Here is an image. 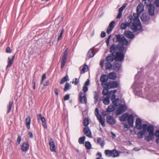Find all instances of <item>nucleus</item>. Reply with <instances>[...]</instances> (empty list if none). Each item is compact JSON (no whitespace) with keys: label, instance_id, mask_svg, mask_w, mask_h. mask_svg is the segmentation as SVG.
<instances>
[{"label":"nucleus","instance_id":"4be33fe9","mask_svg":"<svg viewBox=\"0 0 159 159\" xmlns=\"http://www.w3.org/2000/svg\"><path fill=\"white\" fill-rule=\"evenodd\" d=\"M154 133H149L148 136H145V139L148 142L154 139Z\"/></svg>","mask_w":159,"mask_h":159},{"label":"nucleus","instance_id":"5fc2aeb1","mask_svg":"<svg viewBox=\"0 0 159 159\" xmlns=\"http://www.w3.org/2000/svg\"><path fill=\"white\" fill-rule=\"evenodd\" d=\"M119 50L121 51H123L125 50V48L123 46H121L119 47Z\"/></svg>","mask_w":159,"mask_h":159},{"label":"nucleus","instance_id":"f03ea898","mask_svg":"<svg viewBox=\"0 0 159 159\" xmlns=\"http://www.w3.org/2000/svg\"><path fill=\"white\" fill-rule=\"evenodd\" d=\"M140 14L134 13L133 17H132V22L137 27V28L140 30L142 29V27L141 25V24L140 20L139 19V16Z\"/></svg>","mask_w":159,"mask_h":159},{"label":"nucleus","instance_id":"a878e982","mask_svg":"<svg viewBox=\"0 0 159 159\" xmlns=\"http://www.w3.org/2000/svg\"><path fill=\"white\" fill-rule=\"evenodd\" d=\"M128 115L127 113H125L122 115L120 117V119L121 121H124L127 120Z\"/></svg>","mask_w":159,"mask_h":159},{"label":"nucleus","instance_id":"3c124183","mask_svg":"<svg viewBox=\"0 0 159 159\" xmlns=\"http://www.w3.org/2000/svg\"><path fill=\"white\" fill-rule=\"evenodd\" d=\"M64 32V30L63 29H62L59 35L58 36V41L60 40L62 38V35L63 34Z\"/></svg>","mask_w":159,"mask_h":159},{"label":"nucleus","instance_id":"338daca9","mask_svg":"<svg viewBox=\"0 0 159 159\" xmlns=\"http://www.w3.org/2000/svg\"><path fill=\"white\" fill-rule=\"evenodd\" d=\"M6 52L7 53H11V49L10 48V47H7L6 48Z\"/></svg>","mask_w":159,"mask_h":159},{"label":"nucleus","instance_id":"39448f33","mask_svg":"<svg viewBox=\"0 0 159 159\" xmlns=\"http://www.w3.org/2000/svg\"><path fill=\"white\" fill-rule=\"evenodd\" d=\"M79 100L80 102L82 104H86L87 102V99L85 93L80 92L79 95Z\"/></svg>","mask_w":159,"mask_h":159},{"label":"nucleus","instance_id":"603ef678","mask_svg":"<svg viewBox=\"0 0 159 159\" xmlns=\"http://www.w3.org/2000/svg\"><path fill=\"white\" fill-rule=\"evenodd\" d=\"M68 54V50L66 48L64 52V54L62 57L65 58H67V56Z\"/></svg>","mask_w":159,"mask_h":159},{"label":"nucleus","instance_id":"a211bd4d","mask_svg":"<svg viewBox=\"0 0 159 159\" xmlns=\"http://www.w3.org/2000/svg\"><path fill=\"white\" fill-rule=\"evenodd\" d=\"M148 12L150 15L153 16L154 14V7L151 4H149L148 5Z\"/></svg>","mask_w":159,"mask_h":159},{"label":"nucleus","instance_id":"de8ad7c7","mask_svg":"<svg viewBox=\"0 0 159 159\" xmlns=\"http://www.w3.org/2000/svg\"><path fill=\"white\" fill-rule=\"evenodd\" d=\"M141 19L143 21H145L147 20V17L144 14H143L141 16Z\"/></svg>","mask_w":159,"mask_h":159},{"label":"nucleus","instance_id":"c9c22d12","mask_svg":"<svg viewBox=\"0 0 159 159\" xmlns=\"http://www.w3.org/2000/svg\"><path fill=\"white\" fill-rule=\"evenodd\" d=\"M115 107L113 105H110L108 107L107 110V111L111 112L114 111L115 109Z\"/></svg>","mask_w":159,"mask_h":159},{"label":"nucleus","instance_id":"7ed1b4c3","mask_svg":"<svg viewBox=\"0 0 159 159\" xmlns=\"http://www.w3.org/2000/svg\"><path fill=\"white\" fill-rule=\"evenodd\" d=\"M113 40L116 42H119L122 45H126L127 44L128 42L124 36H121L120 35H116Z\"/></svg>","mask_w":159,"mask_h":159},{"label":"nucleus","instance_id":"b1692460","mask_svg":"<svg viewBox=\"0 0 159 159\" xmlns=\"http://www.w3.org/2000/svg\"><path fill=\"white\" fill-rule=\"evenodd\" d=\"M98 119L99 122L103 126H105V120L102 119L101 116L100 115H96Z\"/></svg>","mask_w":159,"mask_h":159},{"label":"nucleus","instance_id":"c756f323","mask_svg":"<svg viewBox=\"0 0 159 159\" xmlns=\"http://www.w3.org/2000/svg\"><path fill=\"white\" fill-rule=\"evenodd\" d=\"M147 131L149 133H154V128L152 125H150L148 126Z\"/></svg>","mask_w":159,"mask_h":159},{"label":"nucleus","instance_id":"bf43d9fd","mask_svg":"<svg viewBox=\"0 0 159 159\" xmlns=\"http://www.w3.org/2000/svg\"><path fill=\"white\" fill-rule=\"evenodd\" d=\"M54 92L56 95L57 96L58 95L59 89H54Z\"/></svg>","mask_w":159,"mask_h":159},{"label":"nucleus","instance_id":"1a4fd4ad","mask_svg":"<svg viewBox=\"0 0 159 159\" xmlns=\"http://www.w3.org/2000/svg\"><path fill=\"white\" fill-rule=\"evenodd\" d=\"M127 108L125 105H120L119 108L117 110V114L120 115L124 112Z\"/></svg>","mask_w":159,"mask_h":159},{"label":"nucleus","instance_id":"0eeeda50","mask_svg":"<svg viewBox=\"0 0 159 159\" xmlns=\"http://www.w3.org/2000/svg\"><path fill=\"white\" fill-rule=\"evenodd\" d=\"M118 83L116 81H111L107 83L106 88L109 89H113L117 88L118 86Z\"/></svg>","mask_w":159,"mask_h":159},{"label":"nucleus","instance_id":"cd10ccee","mask_svg":"<svg viewBox=\"0 0 159 159\" xmlns=\"http://www.w3.org/2000/svg\"><path fill=\"white\" fill-rule=\"evenodd\" d=\"M103 102L105 105H108L110 103L109 96L107 95L106 97L103 98Z\"/></svg>","mask_w":159,"mask_h":159},{"label":"nucleus","instance_id":"4468645a","mask_svg":"<svg viewBox=\"0 0 159 159\" xmlns=\"http://www.w3.org/2000/svg\"><path fill=\"white\" fill-rule=\"evenodd\" d=\"M84 134L89 138L92 137L91 131L88 126H85L84 129Z\"/></svg>","mask_w":159,"mask_h":159},{"label":"nucleus","instance_id":"f3484780","mask_svg":"<svg viewBox=\"0 0 159 159\" xmlns=\"http://www.w3.org/2000/svg\"><path fill=\"white\" fill-rule=\"evenodd\" d=\"M135 126L138 129H140L142 128V122L141 120L139 118L137 119L135 123Z\"/></svg>","mask_w":159,"mask_h":159},{"label":"nucleus","instance_id":"e433bc0d","mask_svg":"<svg viewBox=\"0 0 159 159\" xmlns=\"http://www.w3.org/2000/svg\"><path fill=\"white\" fill-rule=\"evenodd\" d=\"M68 80V75H66L64 77L62 78L60 84H63L66 81Z\"/></svg>","mask_w":159,"mask_h":159},{"label":"nucleus","instance_id":"79ce46f5","mask_svg":"<svg viewBox=\"0 0 159 159\" xmlns=\"http://www.w3.org/2000/svg\"><path fill=\"white\" fill-rule=\"evenodd\" d=\"M107 88H104L102 90V93L104 95H108V89Z\"/></svg>","mask_w":159,"mask_h":159},{"label":"nucleus","instance_id":"8fccbe9b","mask_svg":"<svg viewBox=\"0 0 159 159\" xmlns=\"http://www.w3.org/2000/svg\"><path fill=\"white\" fill-rule=\"evenodd\" d=\"M21 137L20 135H18V138L17 139V141L16 143V144L17 145H19L20 143V141H21Z\"/></svg>","mask_w":159,"mask_h":159},{"label":"nucleus","instance_id":"20e7f679","mask_svg":"<svg viewBox=\"0 0 159 159\" xmlns=\"http://www.w3.org/2000/svg\"><path fill=\"white\" fill-rule=\"evenodd\" d=\"M104 153L106 156L107 157H115L119 156V154L118 152L115 149L111 150H106L104 151Z\"/></svg>","mask_w":159,"mask_h":159},{"label":"nucleus","instance_id":"0e129e2a","mask_svg":"<svg viewBox=\"0 0 159 159\" xmlns=\"http://www.w3.org/2000/svg\"><path fill=\"white\" fill-rule=\"evenodd\" d=\"M104 62V60H101L100 62V65L101 66V67L103 68V64Z\"/></svg>","mask_w":159,"mask_h":159},{"label":"nucleus","instance_id":"f8f14e48","mask_svg":"<svg viewBox=\"0 0 159 159\" xmlns=\"http://www.w3.org/2000/svg\"><path fill=\"white\" fill-rule=\"evenodd\" d=\"M29 148L28 142H25L22 143L21 146V149L23 152H26L28 150Z\"/></svg>","mask_w":159,"mask_h":159},{"label":"nucleus","instance_id":"6ab92c4d","mask_svg":"<svg viewBox=\"0 0 159 159\" xmlns=\"http://www.w3.org/2000/svg\"><path fill=\"white\" fill-rule=\"evenodd\" d=\"M143 11L144 7L143 5L141 3L139 4L137 7L136 10L137 13L139 14H140Z\"/></svg>","mask_w":159,"mask_h":159},{"label":"nucleus","instance_id":"dca6fc26","mask_svg":"<svg viewBox=\"0 0 159 159\" xmlns=\"http://www.w3.org/2000/svg\"><path fill=\"white\" fill-rule=\"evenodd\" d=\"M114 24L115 21H112L110 23L107 30V33L110 34L111 33L114 27Z\"/></svg>","mask_w":159,"mask_h":159},{"label":"nucleus","instance_id":"7c9ffc66","mask_svg":"<svg viewBox=\"0 0 159 159\" xmlns=\"http://www.w3.org/2000/svg\"><path fill=\"white\" fill-rule=\"evenodd\" d=\"M109 78L111 80H115L116 78V73L114 72H111L109 74Z\"/></svg>","mask_w":159,"mask_h":159},{"label":"nucleus","instance_id":"052dcab7","mask_svg":"<svg viewBox=\"0 0 159 159\" xmlns=\"http://www.w3.org/2000/svg\"><path fill=\"white\" fill-rule=\"evenodd\" d=\"M89 84V79H87V80L85 82L84 85L86 86H88Z\"/></svg>","mask_w":159,"mask_h":159},{"label":"nucleus","instance_id":"ea45409f","mask_svg":"<svg viewBox=\"0 0 159 159\" xmlns=\"http://www.w3.org/2000/svg\"><path fill=\"white\" fill-rule=\"evenodd\" d=\"M85 139V137L83 136L82 137H81L79 138V142L80 144L84 143V140Z\"/></svg>","mask_w":159,"mask_h":159},{"label":"nucleus","instance_id":"9d476101","mask_svg":"<svg viewBox=\"0 0 159 159\" xmlns=\"http://www.w3.org/2000/svg\"><path fill=\"white\" fill-rule=\"evenodd\" d=\"M106 121L107 123L111 125L115 124L116 122L113 117L111 116H108L107 117Z\"/></svg>","mask_w":159,"mask_h":159},{"label":"nucleus","instance_id":"4d7b16f0","mask_svg":"<svg viewBox=\"0 0 159 159\" xmlns=\"http://www.w3.org/2000/svg\"><path fill=\"white\" fill-rule=\"evenodd\" d=\"M43 117L41 114H38L37 116V119L38 120H41Z\"/></svg>","mask_w":159,"mask_h":159},{"label":"nucleus","instance_id":"680f3d73","mask_svg":"<svg viewBox=\"0 0 159 159\" xmlns=\"http://www.w3.org/2000/svg\"><path fill=\"white\" fill-rule=\"evenodd\" d=\"M111 100H115L116 98V95L115 94H111Z\"/></svg>","mask_w":159,"mask_h":159},{"label":"nucleus","instance_id":"72a5a7b5","mask_svg":"<svg viewBox=\"0 0 159 159\" xmlns=\"http://www.w3.org/2000/svg\"><path fill=\"white\" fill-rule=\"evenodd\" d=\"M97 143H98L102 147H103L104 145V141L102 140L100 138H98L97 139Z\"/></svg>","mask_w":159,"mask_h":159},{"label":"nucleus","instance_id":"4c0bfd02","mask_svg":"<svg viewBox=\"0 0 159 159\" xmlns=\"http://www.w3.org/2000/svg\"><path fill=\"white\" fill-rule=\"evenodd\" d=\"M116 50V47L115 44H113L110 47V51L111 53L113 54Z\"/></svg>","mask_w":159,"mask_h":159},{"label":"nucleus","instance_id":"58836bf2","mask_svg":"<svg viewBox=\"0 0 159 159\" xmlns=\"http://www.w3.org/2000/svg\"><path fill=\"white\" fill-rule=\"evenodd\" d=\"M66 61V58L62 57L61 61V68L62 69L64 66Z\"/></svg>","mask_w":159,"mask_h":159},{"label":"nucleus","instance_id":"ddd939ff","mask_svg":"<svg viewBox=\"0 0 159 159\" xmlns=\"http://www.w3.org/2000/svg\"><path fill=\"white\" fill-rule=\"evenodd\" d=\"M127 3H125L123 5L119 8L118 9V14L117 16V18L120 19L122 16L123 11L125 8L127 6Z\"/></svg>","mask_w":159,"mask_h":159},{"label":"nucleus","instance_id":"c03bdc74","mask_svg":"<svg viewBox=\"0 0 159 159\" xmlns=\"http://www.w3.org/2000/svg\"><path fill=\"white\" fill-rule=\"evenodd\" d=\"M83 124L85 126H88L89 124V120L87 118H85L83 121Z\"/></svg>","mask_w":159,"mask_h":159},{"label":"nucleus","instance_id":"f257e3e1","mask_svg":"<svg viewBox=\"0 0 159 159\" xmlns=\"http://www.w3.org/2000/svg\"><path fill=\"white\" fill-rule=\"evenodd\" d=\"M132 16H129L128 17V21L124 23L121 24L120 26V28L122 30L125 29L126 27L129 26L131 29L134 32H135L138 30H140L137 28L135 25L132 22Z\"/></svg>","mask_w":159,"mask_h":159},{"label":"nucleus","instance_id":"9b49d317","mask_svg":"<svg viewBox=\"0 0 159 159\" xmlns=\"http://www.w3.org/2000/svg\"><path fill=\"white\" fill-rule=\"evenodd\" d=\"M50 148L51 151L53 152H56V149L54 141L52 139H51L49 143Z\"/></svg>","mask_w":159,"mask_h":159},{"label":"nucleus","instance_id":"393cba45","mask_svg":"<svg viewBox=\"0 0 159 159\" xmlns=\"http://www.w3.org/2000/svg\"><path fill=\"white\" fill-rule=\"evenodd\" d=\"M114 60L113 55H109L106 58V61L108 62H112Z\"/></svg>","mask_w":159,"mask_h":159},{"label":"nucleus","instance_id":"774afa93","mask_svg":"<svg viewBox=\"0 0 159 159\" xmlns=\"http://www.w3.org/2000/svg\"><path fill=\"white\" fill-rule=\"evenodd\" d=\"M155 135L156 136L159 137V130H157L155 132Z\"/></svg>","mask_w":159,"mask_h":159},{"label":"nucleus","instance_id":"13d9d810","mask_svg":"<svg viewBox=\"0 0 159 159\" xmlns=\"http://www.w3.org/2000/svg\"><path fill=\"white\" fill-rule=\"evenodd\" d=\"M69 95L67 94L64 97V100H66L69 99Z\"/></svg>","mask_w":159,"mask_h":159},{"label":"nucleus","instance_id":"864d4df0","mask_svg":"<svg viewBox=\"0 0 159 159\" xmlns=\"http://www.w3.org/2000/svg\"><path fill=\"white\" fill-rule=\"evenodd\" d=\"M83 88V90L84 92L83 93H85L86 92H87L88 90V86H86L84 85Z\"/></svg>","mask_w":159,"mask_h":159},{"label":"nucleus","instance_id":"f704fd0d","mask_svg":"<svg viewBox=\"0 0 159 159\" xmlns=\"http://www.w3.org/2000/svg\"><path fill=\"white\" fill-rule=\"evenodd\" d=\"M88 66L87 65L85 64L83 66H81L80 67V73H84L85 72L86 68H88Z\"/></svg>","mask_w":159,"mask_h":159},{"label":"nucleus","instance_id":"bb28decb","mask_svg":"<svg viewBox=\"0 0 159 159\" xmlns=\"http://www.w3.org/2000/svg\"><path fill=\"white\" fill-rule=\"evenodd\" d=\"M99 94L96 92H93V98L95 100L94 103L96 104L98 101V98Z\"/></svg>","mask_w":159,"mask_h":159},{"label":"nucleus","instance_id":"aec40b11","mask_svg":"<svg viewBox=\"0 0 159 159\" xmlns=\"http://www.w3.org/2000/svg\"><path fill=\"white\" fill-rule=\"evenodd\" d=\"M125 36L129 39H133L134 36L133 33L129 30L125 31Z\"/></svg>","mask_w":159,"mask_h":159},{"label":"nucleus","instance_id":"37998d69","mask_svg":"<svg viewBox=\"0 0 159 159\" xmlns=\"http://www.w3.org/2000/svg\"><path fill=\"white\" fill-rule=\"evenodd\" d=\"M85 146L87 149H90L91 147V145L90 142H86L85 144Z\"/></svg>","mask_w":159,"mask_h":159},{"label":"nucleus","instance_id":"5701e85b","mask_svg":"<svg viewBox=\"0 0 159 159\" xmlns=\"http://www.w3.org/2000/svg\"><path fill=\"white\" fill-rule=\"evenodd\" d=\"M31 121V120L30 117L28 116L26 118L25 120L26 126L28 129H30V128Z\"/></svg>","mask_w":159,"mask_h":159},{"label":"nucleus","instance_id":"a18cd8bd","mask_svg":"<svg viewBox=\"0 0 159 159\" xmlns=\"http://www.w3.org/2000/svg\"><path fill=\"white\" fill-rule=\"evenodd\" d=\"M70 84L68 83H66L65 85L64 91L65 92L68 90L70 89Z\"/></svg>","mask_w":159,"mask_h":159},{"label":"nucleus","instance_id":"a19ab883","mask_svg":"<svg viewBox=\"0 0 159 159\" xmlns=\"http://www.w3.org/2000/svg\"><path fill=\"white\" fill-rule=\"evenodd\" d=\"M112 67V66L110 62H107L105 66L106 69H111Z\"/></svg>","mask_w":159,"mask_h":159},{"label":"nucleus","instance_id":"69168bd1","mask_svg":"<svg viewBox=\"0 0 159 159\" xmlns=\"http://www.w3.org/2000/svg\"><path fill=\"white\" fill-rule=\"evenodd\" d=\"M155 3L156 7H159V0H156Z\"/></svg>","mask_w":159,"mask_h":159},{"label":"nucleus","instance_id":"2eb2a0df","mask_svg":"<svg viewBox=\"0 0 159 159\" xmlns=\"http://www.w3.org/2000/svg\"><path fill=\"white\" fill-rule=\"evenodd\" d=\"M15 58V56H12V57H9L8 58V62L7 65V66L6 68L7 69L8 67H10L14 61Z\"/></svg>","mask_w":159,"mask_h":159},{"label":"nucleus","instance_id":"473e14b6","mask_svg":"<svg viewBox=\"0 0 159 159\" xmlns=\"http://www.w3.org/2000/svg\"><path fill=\"white\" fill-rule=\"evenodd\" d=\"M146 132L144 131H139L138 133V137L139 138L142 139L143 136L144 135Z\"/></svg>","mask_w":159,"mask_h":159},{"label":"nucleus","instance_id":"c85d7f7f","mask_svg":"<svg viewBox=\"0 0 159 159\" xmlns=\"http://www.w3.org/2000/svg\"><path fill=\"white\" fill-rule=\"evenodd\" d=\"M13 104V101H9V104L7 106V113H8L9 112H10L11 111Z\"/></svg>","mask_w":159,"mask_h":159},{"label":"nucleus","instance_id":"412c9836","mask_svg":"<svg viewBox=\"0 0 159 159\" xmlns=\"http://www.w3.org/2000/svg\"><path fill=\"white\" fill-rule=\"evenodd\" d=\"M127 120H128V122L130 126L131 127H132L133 126L134 124L133 116L132 115L128 116Z\"/></svg>","mask_w":159,"mask_h":159},{"label":"nucleus","instance_id":"423d86ee","mask_svg":"<svg viewBox=\"0 0 159 159\" xmlns=\"http://www.w3.org/2000/svg\"><path fill=\"white\" fill-rule=\"evenodd\" d=\"M108 80V76L105 75H103L101 76L100 78V80L102 82L101 85L104 88H106L107 83H106Z\"/></svg>","mask_w":159,"mask_h":159},{"label":"nucleus","instance_id":"2f4dec72","mask_svg":"<svg viewBox=\"0 0 159 159\" xmlns=\"http://www.w3.org/2000/svg\"><path fill=\"white\" fill-rule=\"evenodd\" d=\"M94 55L93 49H91L88 52L87 56L89 58L93 57Z\"/></svg>","mask_w":159,"mask_h":159},{"label":"nucleus","instance_id":"6e6d98bb","mask_svg":"<svg viewBox=\"0 0 159 159\" xmlns=\"http://www.w3.org/2000/svg\"><path fill=\"white\" fill-rule=\"evenodd\" d=\"M97 155L99 156V157L97 158V159H103L102 157V154L101 152H98L97 153Z\"/></svg>","mask_w":159,"mask_h":159},{"label":"nucleus","instance_id":"49530a36","mask_svg":"<svg viewBox=\"0 0 159 159\" xmlns=\"http://www.w3.org/2000/svg\"><path fill=\"white\" fill-rule=\"evenodd\" d=\"M148 126L146 124H143L142 125V128L143 129L142 131H144L145 132H146V130L147 129Z\"/></svg>","mask_w":159,"mask_h":159},{"label":"nucleus","instance_id":"09e8293b","mask_svg":"<svg viewBox=\"0 0 159 159\" xmlns=\"http://www.w3.org/2000/svg\"><path fill=\"white\" fill-rule=\"evenodd\" d=\"M119 100V99H116V100L115 99V100H114L112 101L113 104L115 105V106H116V107L118 106V105L119 104L118 103H117Z\"/></svg>","mask_w":159,"mask_h":159},{"label":"nucleus","instance_id":"e2e57ef3","mask_svg":"<svg viewBox=\"0 0 159 159\" xmlns=\"http://www.w3.org/2000/svg\"><path fill=\"white\" fill-rule=\"evenodd\" d=\"M106 36V33L105 32L102 31L101 34V37L104 38Z\"/></svg>","mask_w":159,"mask_h":159},{"label":"nucleus","instance_id":"6e6552de","mask_svg":"<svg viewBox=\"0 0 159 159\" xmlns=\"http://www.w3.org/2000/svg\"><path fill=\"white\" fill-rule=\"evenodd\" d=\"M124 55L121 52H117L116 53V56L115 58L116 61H120L124 59Z\"/></svg>","mask_w":159,"mask_h":159}]
</instances>
